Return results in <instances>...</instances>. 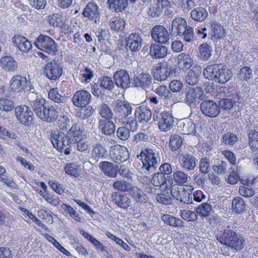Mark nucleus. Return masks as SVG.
<instances>
[{
    "label": "nucleus",
    "mask_w": 258,
    "mask_h": 258,
    "mask_svg": "<svg viewBox=\"0 0 258 258\" xmlns=\"http://www.w3.org/2000/svg\"><path fill=\"white\" fill-rule=\"evenodd\" d=\"M203 75L209 80L223 84L230 80L232 77V73L222 66L213 64L207 66L204 69Z\"/></svg>",
    "instance_id": "f257e3e1"
},
{
    "label": "nucleus",
    "mask_w": 258,
    "mask_h": 258,
    "mask_svg": "<svg viewBox=\"0 0 258 258\" xmlns=\"http://www.w3.org/2000/svg\"><path fill=\"white\" fill-rule=\"evenodd\" d=\"M216 238L221 243L236 250L241 249L245 241L244 239L230 229H225L222 234L217 235Z\"/></svg>",
    "instance_id": "f03ea898"
},
{
    "label": "nucleus",
    "mask_w": 258,
    "mask_h": 258,
    "mask_svg": "<svg viewBox=\"0 0 258 258\" xmlns=\"http://www.w3.org/2000/svg\"><path fill=\"white\" fill-rule=\"evenodd\" d=\"M137 158L141 159L143 163L142 169L148 171H153L158 166L160 162V157L158 154L152 149H145L141 151Z\"/></svg>",
    "instance_id": "7ed1b4c3"
},
{
    "label": "nucleus",
    "mask_w": 258,
    "mask_h": 258,
    "mask_svg": "<svg viewBox=\"0 0 258 258\" xmlns=\"http://www.w3.org/2000/svg\"><path fill=\"white\" fill-rule=\"evenodd\" d=\"M193 188L191 186L184 185L179 187L171 186V194L177 200L184 204H192V191Z\"/></svg>",
    "instance_id": "20e7f679"
},
{
    "label": "nucleus",
    "mask_w": 258,
    "mask_h": 258,
    "mask_svg": "<svg viewBox=\"0 0 258 258\" xmlns=\"http://www.w3.org/2000/svg\"><path fill=\"white\" fill-rule=\"evenodd\" d=\"M36 47L40 50L48 54H54L57 51L55 41L49 36L40 35L35 42Z\"/></svg>",
    "instance_id": "39448f33"
},
{
    "label": "nucleus",
    "mask_w": 258,
    "mask_h": 258,
    "mask_svg": "<svg viewBox=\"0 0 258 258\" xmlns=\"http://www.w3.org/2000/svg\"><path fill=\"white\" fill-rule=\"evenodd\" d=\"M134 115L136 121L132 120L130 123L133 131L136 128L137 121L142 124L148 122L151 118L152 113L149 107L142 105L136 109Z\"/></svg>",
    "instance_id": "423d86ee"
},
{
    "label": "nucleus",
    "mask_w": 258,
    "mask_h": 258,
    "mask_svg": "<svg viewBox=\"0 0 258 258\" xmlns=\"http://www.w3.org/2000/svg\"><path fill=\"white\" fill-rule=\"evenodd\" d=\"M15 115L22 124L29 125L33 122V113L27 106H19L15 108Z\"/></svg>",
    "instance_id": "0eeeda50"
},
{
    "label": "nucleus",
    "mask_w": 258,
    "mask_h": 258,
    "mask_svg": "<svg viewBox=\"0 0 258 258\" xmlns=\"http://www.w3.org/2000/svg\"><path fill=\"white\" fill-rule=\"evenodd\" d=\"M109 155L111 160L118 164L126 161L130 157L127 149L118 145L110 147Z\"/></svg>",
    "instance_id": "6e6552de"
},
{
    "label": "nucleus",
    "mask_w": 258,
    "mask_h": 258,
    "mask_svg": "<svg viewBox=\"0 0 258 258\" xmlns=\"http://www.w3.org/2000/svg\"><path fill=\"white\" fill-rule=\"evenodd\" d=\"M62 71V67L60 64L53 60L45 64L44 73L50 80L56 81L61 77Z\"/></svg>",
    "instance_id": "1a4fd4ad"
},
{
    "label": "nucleus",
    "mask_w": 258,
    "mask_h": 258,
    "mask_svg": "<svg viewBox=\"0 0 258 258\" xmlns=\"http://www.w3.org/2000/svg\"><path fill=\"white\" fill-rule=\"evenodd\" d=\"M200 109L205 116L212 118L217 116L220 112L219 106L214 101L210 100L202 101L200 104Z\"/></svg>",
    "instance_id": "9d476101"
},
{
    "label": "nucleus",
    "mask_w": 258,
    "mask_h": 258,
    "mask_svg": "<svg viewBox=\"0 0 258 258\" xmlns=\"http://www.w3.org/2000/svg\"><path fill=\"white\" fill-rule=\"evenodd\" d=\"M153 76L158 81L165 80L172 74L171 67L166 63H158L153 70Z\"/></svg>",
    "instance_id": "9b49d317"
},
{
    "label": "nucleus",
    "mask_w": 258,
    "mask_h": 258,
    "mask_svg": "<svg viewBox=\"0 0 258 258\" xmlns=\"http://www.w3.org/2000/svg\"><path fill=\"white\" fill-rule=\"evenodd\" d=\"M50 25L53 27H59L62 33L69 34L73 33L71 22L66 17H50L49 19Z\"/></svg>",
    "instance_id": "f8f14e48"
},
{
    "label": "nucleus",
    "mask_w": 258,
    "mask_h": 258,
    "mask_svg": "<svg viewBox=\"0 0 258 258\" xmlns=\"http://www.w3.org/2000/svg\"><path fill=\"white\" fill-rule=\"evenodd\" d=\"M90 93L85 90L76 91L73 95L72 101L76 107H83L88 104L91 100Z\"/></svg>",
    "instance_id": "ddd939ff"
},
{
    "label": "nucleus",
    "mask_w": 258,
    "mask_h": 258,
    "mask_svg": "<svg viewBox=\"0 0 258 258\" xmlns=\"http://www.w3.org/2000/svg\"><path fill=\"white\" fill-rule=\"evenodd\" d=\"M113 110L118 116L126 117L132 114V107L131 104L124 101L117 100L114 103Z\"/></svg>",
    "instance_id": "4468645a"
},
{
    "label": "nucleus",
    "mask_w": 258,
    "mask_h": 258,
    "mask_svg": "<svg viewBox=\"0 0 258 258\" xmlns=\"http://www.w3.org/2000/svg\"><path fill=\"white\" fill-rule=\"evenodd\" d=\"M66 137V135L62 132H54L51 135V142L53 146L60 151L65 147L70 146Z\"/></svg>",
    "instance_id": "2eb2a0df"
},
{
    "label": "nucleus",
    "mask_w": 258,
    "mask_h": 258,
    "mask_svg": "<svg viewBox=\"0 0 258 258\" xmlns=\"http://www.w3.org/2000/svg\"><path fill=\"white\" fill-rule=\"evenodd\" d=\"M151 36L154 40L160 43H165L169 39L167 30L163 26H156L151 31Z\"/></svg>",
    "instance_id": "dca6fc26"
},
{
    "label": "nucleus",
    "mask_w": 258,
    "mask_h": 258,
    "mask_svg": "<svg viewBox=\"0 0 258 258\" xmlns=\"http://www.w3.org/2000/svg\"><path fill=\"white\" fill-rule=\"evenodd\" d=\"M125 42L126 46L132 52H137L141 49L143 40L139 34L132 33L126 38Z\"/></svg>",
    "instance_id": "f3484780"
},
{
    "label": "nucleus",
    "mask_w": 258,
    "mask_h": 258,
    "mask_svg": "<svg viewBox=\"0 0 258 258\" xmlns=\"http://www.w3.org/2000/svg\"><path fill=\"white\" fill-rule=\"evenodd\" d=\"M115 84L122 89L128 88L131 84V79L128 73L123 70L117 71L113 75Z\"/></svg>",
    "instance_id": "a211bd4d"
},
{
    "label": "nucleus",
    "mask_w": 258,
    "mask_h": 258,
    "mask_svg": "<svg viewBox=\"0 0 258 258\" xmlns=\"http://www.w3.org/2000/svg\"><path fill=\"white\" fill-rule=\"evenodd\" d=\"M174 119L172 115L168 112H161L159 116L158 125L161 131L168 132L173 126Z\"/></svg>",
    "instance_id": "6ab92c4d"
},
{
    "label": "nucleus",
    "mask_w": 258,
    "mask_h": 258,
    "mask_svg": "<svg viewBox=\"0 0 258 258\" xmlns=\"http://www.w3.org/2000/svg\"><path fill=\"white\" fill-rule=\"evenodd\" d=\"M28 82L27 79L20 75L14 76L10 81V88L13 92H22L27 88Z\"/></svg>",
    "instance_id": "aec40b11"
},
{
    "label": "nucleus",
    "mask_w": 258,
    "mask_h": 258,
    "mask_svg": "<svg viewBox=\"0 0 258 258\" xmlns=\"http://www.w3.org/2000/svg\"><path fill=\"white\" fill-rule=\"evenodd\" d=\"M201 87H189L186 89L184 101L188 105L196 103L197 99L200 98L203 93Z\"/></svg>",
    "instance_id": "412c9836"
},
{
    "label": "nucleus",
    "mask_w": 258,
    "mask_h": 258,
    "mask_svg": "<svg viewBox=\"0 0 258 258\" xmlns=\"http://www.w3.org/2000/svg\"><path fill=\"white\" fill-rule=\"evenodd\" d=\"M179 162L182 168L188 171L194 170L197 164L196 158L188 153L181 154L179 158Z\"/></svg>",
    "instance_id": "4be33fe9"
},
{
    "label": "nucleus",
    "mask_w": 258,
    "mask_h": 258,
    "mask_svg": "<svg viewBox=\"0 0 258 258\" xmlns=\"http://www.w3.org/2000/svg\"><path fill=\"white\" fill-rule=\"evenodd\" d=\"M70 146L72 144L81 141L83 138L82 131L79 125L74 124L68 131L66 135Z\"/></svg>",
    "instance_id": "5701e85b"
},
{
    "label": "nucleus",
    "mask_w": 258,
    "mask_h": 258,
    "mask_svg": "<svg viewBox=\"0 0 258 258\" xmlns=\"http://www.w3.org/2000/svg\"><path fill=\"white\" fill-rule=\"evenodd\" d=\"M111 201L118 207L123 209H127L131 205V200L128 197L118 191L112 194Z\"/></svg>",
    "instance_id": "b1692460"
},
{
    "label": "nucleus",
    "mask_w": 258,
    "mask_h": 258,
    "mask_svg": "<svg viewBox=\"0 0 258 258\" xmlns=\"http://www.w3.org/2000/svg\"><path fill=\"white\" fill-rule=\"evenodd\" d=\"M152 83V78L148 74L142 73L134 77L133 85L137 87L143 89L149 88Z\"/></svg>",
    "instance_id": "393cba45"
},
{
    "label": "nucleus",
    "mask_w": 258,
    "mask_h": 258,
    "mask_svg": "<svg viewBox=\"0 0 258 258\" xmlns=\"http://www.w3.org/2000/svg\"><path fill=\"white\" fill-rule=\"evenodd\" d=\"M13 42L15 46L24 52H28L32 47L31 42L20 35H15L13 38Z\"/></svg>",
    "instance_id": "a878e982"
},
{
    "label": "nucleus",
    "mask_w": 258,
    "mask_h": 258,
    "mask_svg": "<svg viewBox=\"0 0 258 258\" xmlns=\"http://www.w3.org/2000/svg\"><path fill=\"white\" fill-rule=\"evenodd\" d=\"M57 112L55 110V108L53 106L49 105L45 106L44 110L40 113L39 116L42 120L47 122L54 121L57 119Z\"/></svg>",
    "instance_id": "bb28decb"
},
{
    "label": "nucleus",
    "mask_w": 258,
    "mask_h": 258,
    "mask_svg": "<svg viewBox=\"0 0 258 258\" xmlns=\"http://www.w3.org/2000/svg\"><path fill=\"white\" fill-rule=\"evenodd\" d=\"M202 70V68L199 66H194L189 70L185 77V82L190 86L195 85L199 82Z\"/></svg>",
    "instance_id": "cd10ccee"
},
{
    "label": "nucleus",
    "mask_w": 258,
    "mask_h": 258,
    "mask_svg": "<svg viewBox=\"0 0 258 258\" xmlns=\"http://www.w3.org/2000/svg\"><path fill=\"white\" fill-rule=\"evenodd\" d=\"M0 66L5 71L14 72L17 68V63L11 56L2 57L0 60Z\"/></svg>",
    "instance_id": "c85d7f7f"
},
{
    "label": "nucleus",
    "mask_w": 258,
    "mask_h": 258,
    "mask_svg": "<svg viewBox=\"0 0 258 258\" xmlns=\"http://www.w3.org/2000/svg\"><path fill=\"white\" fill-rule=\"evenodd\" d=\"M99 168L106 176L114 178L117 175L114 165L110 162H101L99 164Z\"/></svg>",
    "instance_id": "c756f323"
},
{
    "label": "nucleus",
    "mask_w": 258,
    "mask_h": 258,
    "mask_svg": "<svg viewBox=\"0 0 258 258\" xmlns=\"http://www.w3.org/2000/svg\"><path fill=\"white\" fill-rule=\"evenodd\" d=\"M211 39L214 41H216L218 39H222L225 35L224 30L223 27L215 23V22H211Z\"/></svg>",
    "instance_id": "7c9ffc66"
},
{
    "label": "nucleus",
    "mask_w": 258,
    "mask_h": 258,
    "mask_svg": "<svg viewBox=\"0 0 258 258\" xmlns=\"http://www.w3.org/2000/svg\"><path fill=\"white\" fill-rule=\"evenodd\" d=\"M168 49L166 47L158 44H152L150 47L151 55L155 58H163L167 55Z\"/></svg>",
    "instance_id": "2f4dec72"
},
{
    "label": "nucleus",
    "mask_w": 258,
    "mask_h": 258,
    "mask_svg": "<svg viewBox=\"0 0 258 258\" xmlns=\"http://www.w3.org/2000/svg\"><path fill=\"white\" fill-rule=\"evenodd\" d=\"M99 128L106 135H110L114 133L115 130V124L109 119H101L99 122Z\"/></svg>",
    "instance_id": "473e14b6"
},
{
    "label": "nucleus",
    "mask_w": 258,
    "mask_h": 258,
    "mask_svg": "<svg viewBox=\"0 0 258 258\" xmlns=\"http://www.w3.org/2000/svg\"><path fill=\"white\" fill-rule=\"evenodd\" d=\"M161 218L165 224L170 226L174 227H181L183 226L184 222L182 220L170 214H163Z\"/></svg>",
    "instance_id": "72a5a7b5"
},
{
    "label": "nucleus",
    "mask_w": 258,
    "mask_h": 258,
    "mask_svg": "<svg viewBox=\"0 0 258 258\" xmlns=\"http://www.w3.org/2000/svg\"><path fill=\"white\" fill-rule=\"evenodd\" d=\"M177 60L179 67L182 69L188 70L192 65V58L184 53L179 54L177 57Z\"/></svg>",
    "instance_id": "f704fd0d"
},
{
    "label": "nucleus",
    "mask_w": 258,
    "mask_h": 258,
    "mask_svg": "<svg viewBox=\"0 0 258 258\" xmlns=\"http://www.w3.org/2000/svg\"><path fill=\"white\" fill-rule=\"evenodd\" d=\"M107 151L105 148L100 144H96L93 146L92 151V158L97 161L105 158Z\"/></svg>",
    "instance_id": "c9c22d12"
},
{
    "label": "nucleus",
    "mask_w": 258,
    "mask_h": 258,
    "mask_svg": "<svg viewBox=\"0 0 258 258\" xmlns=\"http://www.w3.org/2000/svg\"><path fill=\"white\" fill-rule=\"evenodd\" d=\"M212 47L207 43H203L199 47V57L204 61L208 60L211 56Z\"/></svg>",
    "instance_id": "e433bc0d"
},
{
    "label": "nucleus",
    "mask_w": 258,
    "mask_h": 258,
    "mask_svg": "<svg viewBox=\"0 0 258 258\" xmlns=\"http://www.w3.org/2000/svg\"><path fill=\"white\" fill-rule=\"evenodd\" d=\"M107 3L110 9L116 12H122L128 4L127 0H108Z\"/></svg>",
    "instance_id": "4c0bfd02"
},
{
    "label": "nucleus",
    "mask_w": 258,
    "mask_h": 258,
    "mask_svg": "<svg viewBox=\"0 0 258 258\" xmlns=\"http://www.w3.org/2000/svg\"><path fill=\"white\" fill-rule=\"evenodd\" d=\"M83 16H95L99 15V9L94 2L89 3L83 12Z\"/></svg>",
    "instance_id": "58836bf2"
},
{
    "label": "nucleus",
    "mask_w": 258,
    "mask_h": 258,
    "mask_svg": "<svg viewBox=\"0 0 258 258\" xmlns=\"http://www.w3.org/2000/svg\"><path fill=\"white\" fill-rule=\"evenodd\" d=\"M187 27L186 20L182 17H175L172 21V29L176 30L177 35Z\"/></svg>",
    "instance_id": "ea45409f"
},
{
    "label": "nucleus",
    "mask_w": 258,
    "mask_h": 258,
    "mask_svg": "<svg viewBox=\"0 0 258 258\" xmlns=\"http://www.w3.org/2000/svg\"><path fill=\"white\" fill-rule=\"evenodd\" d=\"M212 211V205L208 203H204L198 206L196 209V212L201 217H208L210 216Z\"/></svg>",
    "instance_id": "a19ab883"
},
{
    "label": "nucleus",
    "mask_w": 258,
    "mask_h": 258,
    "mask_svg": "<svg viewBox=\"0 0 258 258\" xmlns=\"http://www.w3.org/2000/svg\"><path fill=\"white\" fill-rule=\"evenodd\" d=\"M173 178L176 184L181 185L187 182L188 176L183 171L178 170L173 172Z\"/></svg>",
    "instance_id": "79ce46f5"
},
{
    "label": "nucleus",
    "mask_w": 258,
    "mask_h": 258,
    "mask_svg": "<svg viewBox=\"0 0 258 258\" xmlns=\"http://www.w3.org/2000/svg\"><path fill=\"white\" fill-rule=\"evenodd\" d=\"M245 209L244 201L240 197L234 198L232 202V210L235 213H240Z\"/></svg>",
    "instance_id": "37998d69"
},
{
    "label": "nucleus",
    "mask_w": 258,
    "mask_h": 258,
    "mask_svg": "<svg viewBox=\"0 0 258 258\" xmlns=\"http://www.w3.org/2000/svg\"><path fill=\"white\" fill-rule=\"evenodd\" d=\"M182 144L181 137L177 134H172L170 137L169 145L170 149L174 151L178 149Z\"/></svg>",
    "instance_id": "c03bdc74"
},
{
    "label": "nucleus",
    "mask_w": 258,
    "mask_h": 258,
    "mask_svg": "<svg viewBox=\"0 0 258 258\" xmlns=\"http://www.w3.org/2000/svg\"><path fill=\"white\" fill-rule=\"evenodd\" d=\"M111 29L114 31L122 30L124 28L125 22L121 17H113L109 21Z\"/></svg>",
    "instance_id": "a18cd8bd"
},
{
    "label": "nucleus",
    "mask_w": 258,
    "mask_h": 258,
    "mask_svg": "<svg viewBox=\"0 0 258 258\" xmlns=\"http://www.w3.org/2000/svg\"><path fill=\"white\" fill-rule=\"evenodd\" d=\"M130 195L137 202H143L145 200V197L142 190L136 186H131L129 190Z\"/></svg>",
    "instance_id": "49530a36"
},
{
    "label": "nucleus",
    "mask_w": 258,
    "mask_h": 258,
    "mask_svg": "<svg viewBox=\"0 0 258 258\" xmlns=\"http://www.w3.org/2000/svg\"><path fill=\"white\" fill-rule=\"evenodd\" d=\"M99 113L105 119H110L112 118L113 113L109 106L106 103H102L99 106Z\"/></svg>",
    "instance_id": "de8ad7c7"
},
{
    "label": "nucleus",
    "mask_w": 258,
    "mask_h": 258,
    "mask_svg": "<svg viewBox=\"0 0 258 258\" xmlns=\"http://www.w3.org/2000/svg\"><path fill=\"white\" fill-rule=\"evenodd\" d=\"M182 131L184 134L196 135V125L191 120H187L183 122Z\"/></svg>",
    "instance_id": "09e8293b"
},
{
    "label": "nucleus",
    "mask_w": 258,
    "mask_h": 258,
    "mask_svg": "<svg viewBox=\"0 0 258 258\" xmlns=\"http://www.w3.org/2000/svg\"><path fill=\"white\" fill-rule=\"evenodd\" d=\"M249 144L253 151L258 149V132L255 130H250L249 133Z\"/></svg>",
    "instance_id": "8fccbe9b"
},
{
    "label": "nucleus",
    "mask_w": 258,
    "mask_h": 258,
    "mask_svg": "<svg viewBox=\"0 0 258 258\" xmlns=\"http://www.w3.org/2000/svg\"><path fill=\"white\" fill-rule=\"evenodd\" d=\"M49 98L56 103H64L66 98L58 93L57 88L51 89L48 93Z\"/></svg>",
    "instance_id": "3c124183"
},
{
    "label": "nucleus",
    "mask_w": 258,
    "mask_h": 258,
    "mask_svg": "<svg viewBox=\"0 0 258 258\" xmlns=\"http://www.w3.org/2000/svg\"><path fill=\"white\" fill-rule=\"evenodd\" d=\"M177 35L181 36L183 41L187 43L192 42L195 37L194 30L190 27H188Z\"/></svg>",
    "instance_id": "603ef678"
},
{
    "label": "nucleus",
    "mask_w": 258,
    "mask_h": 258,
    "mask_svg": "<svg viewBox=\"0 0 258 258\" xmlns=\"http://www.w3.org/2000/svg\"><path fill=\"white\" fill-rule=\"evenodd\" d=\"M81 108L77 112L78 117L81 119H84L90 116L93 113L94 109L91 106L80 107Z\"/></svg>",
    "instance_id": "864d4df0"
},
{
    "label": "nucleus",
    "mask_w": 258,
    "mask_h": 258,
    "mask_svg": "<svg viewBox=\"0 0 258 258\" xmlns=\"http://www.w3.org/2000/svg\"><path fill=\"white\" fill-rule=\"evenodd\" d=\"M45 101V100L41 98L30 105L38 117L40 115V113L42 112V111L44 110V107L46 105Z\"/></svg>",
    "instance_id": "5fc2aeb1"
},
{
    "label": "nucleus",
    "mask_w": 258,
    "mask_h": 258,
    "mask_svg": "<svg viewBox=\"0 0 258 258\" xmlns=\"http://www.w3.org/2000/svg\"><path fill=\"white\" fill-rule=\"evenodd\" d=\"M166 180V178L164 174L163 173L158 172L154 174L152 177L151 182L155 186H160L165 183Z\"/></svg>",
    "instance_id": "6e6d98bb"
},
{
    "label": "nucleus",
    "mask_w": 258,
    "mask_h": 258,
    "mask_svg": "<svg viewBox=\"0 0 258 258\" xmlns=\"http://www.w3.org/2000/svg\"><path fill=\"white\" fill-rule=\"evenodd\" d=\"M131 186L132 184L129 182L125 180L116 181L113 184L114 189L123 192L128 191Z\"/></svg>",
    "instance_id": "4d7b16f0"
},
{
    "label": "nucleus",
    "mask_w": 258,
    "mask_h": 258,
    "mask_svg": "<svg viewBox=\"0 0 258 258\" xmlns=\"http://www.w3.org/2000/svg\"><path fill=\"white\" fill-rule=\"evenodd\" d=\"M14 108V102L12 100L5 97L0 99V110L5 111H10Z\"/></svg>",
    "instance_id": "13d9d810"
},
{
    "label": "nucleus",
    "mask_w": 258,
    "mask_h": 258,
    "mask_svg": "<svg viewBox=\"0 0 258 258\" xmlns=\"http://www.w3.org/2000/svg\"><path fill=\"white\" fill-rule=\"evenodd\" d=\"M179 215L183 220L187 221H194L198 218L196 213L188 210H180Z\"/></svg>",
    "instance_id": "bf43d9fd"
},
{
    "label": "nucleus",
    "mask_w": 258,
    "mask_h": 258,
    "mask_svg": "<svg viewBox=\"0 0 258 258\" xmlns=\"http://www.w3.org/2000/svg\"><path fill=\"white\" fill-rule=\"evenodd\" d=\"M61 207L64 211L68 213L70 216L77 221H80L82 219L81 217L75 210L70 205L63 204L61 205Z\"/></svg>",
    "instance_id": "052dcab7"
},
{
    "label": "nucleus",
    "mask_w": 258,
    "mask_h": 258,
    "mask_svg": "<svg viewBox=\"0 0 258 258\" xmlns=\"http://www.w3.org/2000/svg\"><path fill=\"white\" fill-rule=\"evenodd\" d=\"M80 233L85 238L90 241L94 246H95L97 248H101L102 250H104V246L101 245V244L99 241L97 240L96 238L93 237L91 235L88 233L87 232H86L83 230H81L80 231Z\"/></svg>",
    "instance_id": "680f3d73"
},
{
    "label": "nucleus",
    "mask_w": 258,
    "mask_h": 258,
    "mask_svg": "<svg viewBox=\"0 0 258 258\" xmlns=\"http://www.w3.org/2000/svg\"><path fill=\"white\" fill-rule=\"evenodd\" d=\"M105 234L108 238L113 240L116 244L121 246L124 250L127 251L131 250L130 247L122 239L119 238L118 237H117L115 235H113V234L111 233L108 231H107L105 233Z\"/></svg>",
    "instance_id": "e2e57ef3"
},
{
    "label": "nucleus",
    "mask_w": 258,
    "mask_h": 258,
    "mask_svg": "<svg viewBox=\"0 0 258 258\" xmlns=\"http://www.w3.org/2000/svg\"><path fill=\"white\" fill-rule=\"evenodd\" d=\"M99 79L101 87L108 90H111L113 89L114 83L109 77L103 76Z\"/></svg>",
    "instance_id": "0e129e2a"
},
{
    "label": "nucleus",
    "mask_w": 258,
    "mask_h": 258,
    "mask_svg": "<svg viewBox=\"0 0 258 258\" xmlns=\"http://www.w3.org/2000/svg\"><path fill=\"white\" fill-rule=\"evenodd\" d=\"M41 196L44 198V199L51 205L56 206L60 203L59 198L55 196L54 195H51L48 193H44V194H41Z\"/></svg>",
    "instance_id": "69168bd1"
},
{
    "label": "nucleus",
    "mask_w": 258,
    "mask_h": 258,
    "mask_svg": "<svg viewBox=\"0 0 258 258\" xmlns=\"http://www.w3.org/2000/svg\"><path fill=\"white\" fill-rule=\"evenodd\" d=\"M78 169V165L74 163H68L64 167L65 171L68 174L74 176L79 174Z\"/></svg>",
    "instance_id": "338daca9"
},
{
    "label": "nucleus",
    "mask_w": 258,
    "mask_h": 258,
    "mask_svg": "<svg viewBox=\"0 0 258 258\" xmlns=\"http://www.w3.org/2000/svg\"><path fill=\"white\" fill-rule=\"evenodd\" d=\"M117 136L121 140H126L130 136V130L125 127H120L117 130Z\"/></svg>",
    "instance_id": "774afa93"
}]
</instances>
